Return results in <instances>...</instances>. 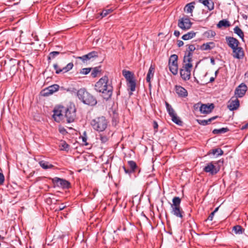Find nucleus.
Listing matches in <instances>:
<instances>
[{
  "mask_svg": "<svg viewBox=\"0 0 248 248\" xmlns=\"http://www.w3.org/2000/svg\"><path fill=\"white\" fill-rule=\"evenodd\" d=\"M224 153L223 151L221 148H216L210 150L208 154H212L216 156L222 155Z\"/></svg>",
  "mask_w": 248,
  "mask_h": 248,
  "instance_id": "28",
  "label": "nucleus"
},
{
  "mask_svg": "<svg viewBox=\"0 0 248 248\" xmlns=\"http://www.w3.org/2000/svg\"><path fill=\"white\" fill-rule=\"evenodd\" d=\"M196 3L195 1L191 2L188 4H187L184 8V10L187 13H190L191 16H192V12L193 10L195 8V5Z\"/></svg>",
  "mask_w": 248,
  "mask_h": 248,
  "instance_id": "24",
  "label": "nucleus"
},
{
  "mask_svg": "<svg viewBox=\"0 0 248 248\" xmlns=\"http://www.w3.org/2000/svg\"><path fill=\"white\" fill-rule=\"evenodd\" d=\"M230 26V23L229 21L226 19H223L219 21L217 24V27L221 28L222 27L227 28Z\"/></svg>",
  "mask_w": 248,
  "mask_h": 248,
  "instance_id": "32",
  "label": "nucleus"
},
{
  "mask_svg": "<svg viewBox=\"0 0 248 248\" xmlns=\"http://www.w3.org/2000/svg\"><path fill=\"white\" fill-rule=\"evenodd\" d=\"M172 203L171 204V207L180 206L181 199L179 197H174L172 199Z\"/></svg>",
  "mask_w": 248,
  "mask_h": 248,
  "instance_id": "33",
  "label": "nucleus"
},
{
  "mask_svg": "<svg viewBox=\"0 0 248 248\" xmlns=\"http://www.w3.org/2000/svg\"><path fill=\"white\" fill-rule=\"evenodd\" d=\"M208 36L214 37L216 35V32L212 30L208 31H207Z\"/></svg>",
  "mask_w": 248,
  "mask_h": 248,
  "instance_id": "48",
  "label": "nucleus"
},
{
  "mask_svg": "<svg viewBox=\"0 0 248 248\" xmlns=\"http://www.w3.org/2000/svg\"><path fill=\"white\" fill-rule=\"evenodd\" d=\"M215 47V43L213 42H210L203 44L200 47L202 50H210Z\"/></svg>",
  "mask_w": 248,
  "mask_h": 248,
  "instance_id": "23",
  "label": "nucleus"
},
{
  "mask_svg": "<svg viewBox=\"0 0 248 248\" xmlns=\"http://www.w3.org/2000/svg\"><path fill=\"white\" fill-rule=\"evenodd\" d=\"M74 64L73 62H69L66 65V66L63 67L62 68H60L57 63L54 64L53 65V67L55 70V73L57 74H59L61 72H63V73H66L71 70Z\"/></svg>",
  "mask_w": 248,
  "mask_h": 248,
  "instance_id": "14",
  "label": "nucleus"
},
{
  "mask_svg": "<svg viewBox=\"0 0 248 248\" xmlns=\"http://www.w3.org/2000/svg\"><path fill=\"white\" fill-rule=\"evenodd\" d=\"M92 69V68H82L80 71V73L83 75H87L89 74L91 70Z\"/></svg>",
  "mask_w": 248,
  "mask_h": 248,
  "instance_id": "43",
  "label": "nucleus"
},
{
  "mask_svg": "<svg viewBox=\"0 0 248 248\" xmlns=\"http://www.w3.org/2000/svg\"><path fill=\"white\" fill-rule=\"evenodd\" d=\"M122 73L123 75L126 79L127 86L131 92L129 94L131 95L132 94V92L135 91L136 86V80L134 78V74L129 71H126L125 70H124Z\"/></svg>",
  "mask_w": 248,
  "mask_h": 248,
  "instance_id": "6",
  "label": "nucleus"
},
{
  "mask_svg": "<svg viewBox=\"0 0 248 248\" xmlns=\"http://www.w3.org/2000/svg\"><path fill=\"white\" fill-rule=\"evenodd\" d=\"M217 73H218V70H217V71H216L215 72V74L216 77L217 76Z\"/></svg>",
  "mask_w": 248,
  "mask_h": 248,
  "instance_id": "60",
  "label": "nucleus"
},
{
  "mask_svg": "<svg viewBox=\"0 0 248 248\" xmlns=\"http://www.w3.org/2000/svg\"><path fill=\"white\" fill-rule=\"evenodd\" d=\"M38 163L39 165L45 170H47L48 169H52L54 167V166L47 161H46L44 160H39Z\"/></svg>",
  "mask_w": 248,
  "mask_h": 248,
  "instance_id": "26",
  "label": "nucleus"
},
{
  "mask_svg": "<svg viewBox=\"0 0 248 248\" xmlns=\"http://www.w3.org/2000/svg\"><path fill=\"white\" fill-rule=\"evenodd\" d=\"M247 87L244 83H241L235 90V94L237 97H242L246 93Z\"/></svg>",
  "mask_w": 248,
  "mask_h": 248,
  "instance_id": "15",
  "label": "nucleus"
},
{
  "mask_svg": "<svg viewBox=\"0 0 248 248\" xmlns=\"http://www.w3.org/2000/svg\"><path fill=\"white\" fill-rule=\"evenodd\" d=\"M98 57V53L96 51H93L82 56L78 57V59L82 60L83 62L85 61L91 60L92 58Z\"/></svg>",
  "mask_w": 248,
  "mask_h": 248,
  "instance_id": "18",
  "label": "nucleus"
},
{
  "mask_svg": "<svg viewBox=\"0 0 248 248\" xmlns=\"http://www.w3.org/2000/svg\"><path fill=\"white\" fill-rule=\"evenodd\" d=\"M112 11L113 10L111 8L104 9L100 13V15L102 17H104L108 16L109 14L112 13Z\"/></svg>",
  "mask_w": 248,
  "mask_h": 248,
  "instance_id": "41",
  "label": "nucleus"
},
{
  "mask_svg": "<svg viewBox=\"0 0 248 248\" xmlns=\"http://www.w3.org/2000/svg\"><path fill=\"white\" fill-rule=\"evenodd\" d=\"M239 100L236 98L234 100H231L229 101V104L228 105V108L231 110L233 111L237 109L239 107Z\"/></svg>",
  "mask_w": 248,
  "mask_h": 248,
  "instance_id": "22",
  "label": "nucleus"
},
{
  "mask_svg": "<svg viewBox=\"0 0 248 248\" xmlns=\"http://www.w3.org/2000/svg\"><path fill=\"white\" fill-rule=\"evenodd\" d=\"M65 207V206H63L62 205L61 206H60L59 207V211L62 210Z\"/></svg>",
  "mask_w": 248,
  "mask_h": 248,
  "instance_id": "56",
  "label": "nucleus"
},
{
  "mask_svg": "<svg viewBox=\"0 0 248 248\" xmlns=\"http://www.w3.org/2000/svg\"><path fill=\"white\" fill-rule=\"evenodd\" d=\"M4 176L2 173L0 172V185L3 184L4 181Z\"/></svg>",
  "mask_w": 248,
  "mask_h": 248,
  "instance_id": "47",
  "label": "nucleus"
},
{
  "mask_svg": "<svg viewBox=\"0 0 248 248\" xmlns=\"http://www.w3.org/2000/svg\"><path fill=\"white\" fill-rule=\"evenodd\" d=\"M214 80H215V78H214V77H211V78H210V82H213Z\"/></svg>",
  "mask_w": 248,
  "mask_h": 248,
  "instance_id": "58",
  "label": "nucleus"
},
{
  "mask_svg": "<svg viewBox=\"0 0 248 248\" xmlns=\"http://www.w3.org/2000/svg\"><path fill=\"white\" fill-rule=\"evenodd\" d=\"M217 117V116H215L208 119V120H197V122L199 124L206 125L209 124L212 121L215 120Z\"/></svg>",
  "mask_w": 248,
  "mask_h": 248,
  "instance_id": "27",
  "label": "nucleus"
},
{
  "mask_svg": "<svg viewBox=\"0 0 248 248\" xmlns=\"http://www.w3.org/2000/svg\"><path fill=\"white\" fill-rule=\"evenodd\" d=\"M248 128V123L245 124L244 125H243L242 127V129H245Z\"/></svg>",
  "mask_w": 248,
  "mask_h": 248,
  "instance_id": "55",
  "label": "nucleus"
},
{
  "mask_svg": "<svg viewBox=\"0 0 248 248\" xmlns=\"http://www.w3.org/2000/svg\"><path fill=\"white\" fill-rule=\"evenodd\" d=\"M109 122L105 116H101L95 117L90 122L91 125L95 130L99 133L104 132L107 129Z\"/></svg>",
  "mask_w": 248,
  "mask_h": 248,
  "instance_id": "3",
  "label": "nucleus"
},
{
  "mask_svg": "<svg viewBox=\"0 0 248 248\" xmlns=\"http://www.w3.org/2000/svg\"><path fill=\"white\" fill-rule=\"evenodd\" d=\"M77 95L79 100L84 104L93 106L97 104L95 97L88 93L85 89H80L77 92Z\"/></svg>",
  "mask_w": 248,
  "mask_h": 248,
  "instance_id": "4",
  "label": "nucleus"
},
{
  "mask_svg": "<svg viewBox=\"0 0 248 248\" xmlns=\"http://www.w3.org/2000/svg\"><path fill=\"white\" fill-rule=\"evenodd\" d=\"M56 48L57 49V51H60L61 54H64L66 53L65 51H63V48L62 46H56Z\"/></svg>",
  "mask_w": 248,
  "mask_h": 248,
  "instance_id": "46",
  "label": "nucleus"
},
{
  "mask_svg": "<svg viewBox=\"0 0 248 248\" xmlns=\"http://www.w3.org/2000/svg\"><path fill=\"white\" fill-rule=\"evenodd\" d=\"M153 127L155 129V131L156 132L157 131V128L158 127V125L156 121H154L153 122Z\"/></svg>",
  "mask_w": 248,
  "mask_h": 248,
  "instance_id": "49",
  "label": "nucleus"
},
{
  "mask_svg": "<svg viewBox=\"0 0 248 248\" xmlns=\"http://www.w3.org/2000/svg\"><path fill=\"white\" fill-rule=\"evenodd\" d=\"M197 2L202 3L210 11L214 9V2L212 0H197Z\"/></svg>",
  "mask_w": 248,
  "mask_h": 248,
  "instance_id": "21",
  "label": "nucleus"
},
{
  "mask_svg": "<svg viewBox=\"0 0 248 248\" xmlns=\"http://www.w3.org/2000/svg\"><path fill=\"white\" fill-rule=\"evenodd\" d=\"M225 40L228 46L234 51L236 50V47H237L240 44L239 41L233 37L226 36Z\"/></svg>",
  "mask_w": 248,
  "mask_h": 248,
  "instance_id": "13",
  "label": "nucleus"
},
{
  "mask_svg": "<svg viewBox=\"0 0 248 248\" xmlns=\"http://www.w3.org/2000/svg\"><path fill=\"white\" fill-rule=\"evenodd\" d=\"M175 91L179 97L185 98L188 95V93L186 90L181 86L175 85Z\"/></svg>",
  "mask_w": 248,
  "mask_h": 248,
  "instance_id": "16",
  "label": "nucleus"
},
{
  "mask_svg": "<svg viewBox=\"0 0 248 248\" xmlns=\"http://www.w3.org/2000/svg\"><path fill=\"white\" fill-rule=\"evenodd\" d=\"M61 146L62 150H66L69 149V145L65 141H62L61 143Z\"/></svg>",
  "mask_w": 248,
  "mask_h": 248,
  "instance_id": "44",
  "label": "nucleus"
},
{
  "mask_svg": "<svg viewBox=\"0 0 248 248\" xmlns=\"http://www.w3.org/2000/svg\"><path fill=\"white\" fill-rule=\"evenodd\" d=\"M218 208H219V207L216 208L214 210V211L212 212L214 213V214H215V213H216L218 211Z\"/></svg>",
  "mask_w": 248,
  "mask_h": 248,
  "instance_id": "59",
  "label": "nucleus"
},
{
  "mask_svg": "<svg viewBox=\"0 0 248 248\" xmlns=\"http://www.w3.org/2000/svg\"><path fill=\"white\" fill-rule=\"evenodd\" d=\"M127 164L130 168V170L132 173L135 172L136 170L138 168V166L136 162L133 160H130L127 162Z\"/></svg>",
  "mask_w": 248,
  "mask_h": 248,
  "instance_id": "35",
  "label": "nucleus"
},
{
  "mask_svg": "<svg viewBox=\"0 0 248 248\" xmlns=\"http://www.w3.org/2000/svg\"><path fill=\"white\" fill-rule=\"evenodd\" d=\"M214 215H215V214L214 213L212 212L208 216V217L207 218V220L212 221L213 220Z\"/></svg>",
  "mask_w": 248,
  "mask_h": 248,
  "instance_id": "51",
  "label": "nucleus"
},
{
  "mask_svg": "<svg viewBox=\"0 0 248 248\" xmlns=\"http://www.w3.org/2000/svg\"><path fill=\"white\" fill-rule=\"evenodd\" d=\"M52 182L58 187H61L64 189H67L70 187V183L62 178L55 177L52 179Z\"/></svg>",
  "mask_w": 248,
  "mask_h": 248,
  "instance_id": "11",
  "label": "nucleus"
},
{
  "mask_svg": "<svg viewBox=\"0 0 248 248\" xmlns=\"http://www.w3.org/2000/svg\"><path fill=\"white\" fill-rule=\"evenodd\" d=\"M180 32L179 31H174V35L176 36V37H179V35H180Z\"/></svg>",
  "mask_w": 248,
  "mask_h": 248,
  "instance_id": "54",
  "label": "nucleus"
},
{
  "mask_svg": "<svg viewBox=\"0 0 248 248\" xmlns=\"http://www.w3.org/2000/svg\"><path fill=\"white\" fill-rule=\"evenodd\" d=\"M234 32L244 42V34L242 30L238 27L236 26L233 29Z\"/></svg>",
  "mask_w": 248,
  "mask_h": 248,
  "instance_id": "30",
  "label": "nucleus"
},
{
  "mask_svg": "<svg viewBox=\"0 0 248 248\" xmlns=\"http://www.w3.org/2000/svg\"><path fill=\"white\" fill-rule=\"evenodd\" d=\"M232 231L236 234H242L245 232V229L240 225H235L232 228Z\"/></svg>",
  "mask_w": 248,
  "mask_h": 248,
  "instance_id": "31",
  "label": "nucleus"
},
{
  "mask_svg": "<svg viewBox=\"0 0 248 248\" xmlns=\"http://www.w3.org/2000/svg\"><path fill=\"white\" fill-rule=\"evenodd\" d=\"M202 105V103L201 102H199L194 104L193 106V109L195 111H200V106Z\"/></svg>",
  "mask_w": 248,
  "mask_h": 248,
  "instance_id": "45",
  "label": "nucleus"
},
{
  "mask_svg": "<svg viewBox=\"0 0 248 248\" xmlns=\"http://www.w3.org/2000/svg\"><path fill=\"white\" fill-rule=\"evenodd\" d=\"M188 48L186 49L185 54L184 57V63L189 62L191 63L192 61L193 52L196 49L194 45H189Z\"/></svg>",
  "mask_w": 248,
  "mask_h": 248,
  "instance_id": "10",
  "label": "nucleus"
},
{
  "mask_svg": "<svg viewBox=\"0 0 248 248\" xmlns=\"http://www.w3.org/2000/svg\"><path fill=\"white\" fill-rule=\"evenodd\" d=\"M229 131V129L228 127H222L220 129H215L213 130L212 133L214 134H220L225 133Z\"/></svg>",
  "mask_w": 248,
  "mask_h": 248,
  "instance_id": "34",
  "label": "nucleus"
},
{
  "mask_svg": "<svg viewBox=\"0 0 248 248\" xmlns=\"http://www.w3.org/2000/svg\"><path fill=\"white\" fill-rule=\"evenodd\" d=\"M166 109L170 116L175 114L174 110L173 109L172 107L167 102H165Z\"/></svg>",
  "mask_w": 248,
  "mask_h": 248,
  "instance_id": "39",
  "label": "nucleus"
},
{
  "mask_svg": "<svg viewBox=\"0 0 248 248\" xmlns=\"http://www.w3.org/2000/svg\"><path fill=\"white\" fill-rule=\"evenodd\" d=\"M233 57L237 59H242L244 56V52L242 47L239 46L236 47L235 51L232 50Z\"/></svg>",
  "mask_w": 248,
  "mask_h": 248,
  "instance_id": "20",
  "label": "nucleus"
},
{
  "mask_svg": "<svg viewBox=\"0 0 248 248\" xmlns=\"http://www.w3.org/2000/svg\"><path fill=\"white\" fill-rule=\"evenodd\" d=\"M224 163L223 159H220L217 161H212L206 164L203 168V171L208 172L213 175L216 174L220 170L219 166Z\"/></svg>",
  "mask_w": 248,
  "mask_h": 248,
  "instance_id": "5",
  "label": "nucleus"
},
{
  "mask_svg": "<svg viewBox=\"0 0 248 248\" xmlns=\"http://www.w3.org/2000/svg\"><path fill=\"white\" fill-rule=\"evenodd\" d=\"M196 34V32L194 31H190L186 34L183 35L182 39L184 40H188L194 38Z\"/></svg>",
  "mask_w": 248,
  "mask_h": 248,
  "instance_id": "29",
  "label": "nucleus"
},
{
  "mask_svg": "<svg viewBox=\"0 0 248 248\" xmlns=\"http://www.w3.org/2000/svg\"><path fill=\"white\" fill-rule=\"evenodd\" d=\"M170 117L173 123L179 125H181L182 124L183 122L180 120L179 117L177 116L176 113L171 116Z\"/></svg>",
  "mask_w": 248,
  "mask_h": 248,
  "instance_id": "38",
  "label": "nucleus"
},
{
  "mask_svg": "<svg viewBox=\"0 0 248 248\" xmlns=\"http://www.w3.org/2000/svg\"><path fill=\"white\" fill-rule=\"evenodd\" d=\"M97 136V139L100 140L102 143H105L108 140V136L104 133H99Z\"/></svg>",
  "mask_w": 248,
  "mask_h": 248,
  "instance_id": "36",
  "label": "nucleus"
},
{
  "mask_svg": "<svg viewBox=\"0 0 248 248\" xmlns=\"http://www.w3.org/2000/svg\"><path fill=\"white\" fill-rule=\"evenodd\" d=\"M60 54V51H54L50 52L47 56L48 61L49 62L50 60L54 59Z\"/></svg>",
  "mask_w": 248,
  "mask_h": 248,
  "instance_id": "37",
  "label": "nucleus"
},
{
  "mask_svg": "<svg viewBox=\"0 0 248 248\" xmlns=\"http://www.w3.org/2000/svg\"><path fill=\"white\" fill-rule=\"evenodd\" d=\"M193 65L192 63H184L182 68L180 69V73L182 78L184 80H188L190 78L191 69Z\"/></svg>",
  "mask_w": 248,
  "mask_h": 248,
  "instance_id": "7",
  "label": "nucleus"
},
{
  "mask_svg": "<svg viewBox=\"0 0 248 248\" xmlns=\"http://www.w3.org/2000/svg\"><path fill=\"white\" fill-rule=\"evenodd\" d=\"M76 109L74 106H70L67 108L60 107L53 110V117L56 121L59 122L64 116L67 122L70 123L73 122L76 118Z\"/></svg>",
  "mask_w": 248,
  "mask_h": 248,
  "instance_id": "2",
  "label": "nucleus"
},
{
  "mask_svg": "<svg viewBox=\"0 0 248 248\" xmlns=\"http://www.w3.org/2000/svg\"><path fill=\"white\" fill-rule=\"evenodd\" d=\"M200 112L202 114H209L212 112L214 108V105L212 103L204 104L200 106Z\"/></svg>",
  "mask_w": 248,
  "mask_h": 248,
  "instance_id": "17",
  "label": "nucleus"
},
{
  "mask_svg": "<svg viewBox=\"0 0 248 248\" xmlns=\"http://www.w3.org/2000/svg\"><path fill=\"white\" fill-rule=\"evenodd\" d=\"M59 131L62 134H64L65 133H67L66 130L64 128L60 129Z\"/></svg>",
  "mask_w": 248,
  "mask_h": 248,
  "instance_id": "53",
  "label": "nucleus"
},
{
  "mask_svg": "<svg viewBox=\"0 0 248 248\" xmlns=\"http://www.w3.org/2000/svg\"><path fill=\"white\" fill-rule=\"evenodd\" d=\"M59 86L57 84H53L46 88L41 92V94L43 96H48L58 91Z\"/></svg>",
  "mask_w": 248,
  "mask_h": 248,
  "instance_id": "12",
  "label": "nucleus"
},
{
  "mask_svg": "<svg viewBox=\"0 0 248 248\" xmlns=\"http://www.w3.org/2000/svg\"><path fill=\"white\" fill-rule=\"evenodd\" d=\"M192 23L190 21L189 18L186 16L180 18L178 20V26L179 28L184 31H186L190 29L191 27Z\"/></svg>",
  "mask_w": 248,
  "mask_h": 248,
  "instance_id": "9",
  "label": "nucleus"
},
{
  "mask_svg": "<svg viewBox=\"0 0 248 248\" xmlns=\"http://www.w3.org/2000/svg\"><path fill=\"white\" fill-rule=\"evenodd\" d=\"M82 142L84 143L85 145H88V143L87 142V136L86 131H84L83 135L81 136Z\"/></svg>",
  "mask_w": 248,
  "mask_h": 248,
  "instance_id": "42",
  "label": "nucleus"
},
{
  "mask_svg": "<svg viewBox=\"0 0 248 248\" xmlns=\"http://www.w3.org/2000/svg\"><path fill=\"white\" fill-rule=\"evenodd\" d=\"M155 72V68L153 65H151L146 77V81L149 83V86H151V79L154 76Z\"/></svg>",
  "mask_w": 248,
  "mask_h": 248,
  "instance_id": "25",
  "label": "nucleus"
},
{
  "mask_svg": "<svg viewBox=\"0 0 248 248\" xmlns=\"http://www.w3.org/2000/svg\"><path fill=\"white\" fill-rule=\"evenodd\" d=\"M184 42L181 40H178L177 41V46L178 47H181L184 45Z\"/></svg>",
  "mask_w": 248,
  "mask_h": 248,
  "instance_id": "52",
  "label": "nucleus"
},
{
  "mask_svg": "<svg viewBox=\"0 0 248 248\" xmlns=\"http://www.w3.org/2000/svg\"><path fill=\"white\" fill-rule=\"evenodd\" d=\"M0 239H3V237L2 236H1V235H0Z\"/></svg>",
  "mask_w": 248,
  "mask_h": 248,
  "instance_id": "61",
  "label": "nucleus"
},
{
  "mask_svg": "<svg viewBox=\"0 0 248 248\" xmlns=\"http://www.w3.org/2000/svg\"><path fill=\"white\" fill-rule=\"evenodd\" d=\"M95 90L101 93V96L106 100H108L111 97L113 88L111 82L109 81L107 76L101 78L94 85Z\"/></svg>",
  "mask_w": 248,
  "mask_h": 248,
  "instance_id": "1",
  "label": "nucleus"
},
{
  "mask_svg": "<svg viewBox=\"0 0 248 248\" xmlns=\"http://www.w3.org/2000/svg\"><path fill=\"white\" fill-rule=\"evenodd\" d=\"M210 61H211V63L213 65H215V60L214 59V58H212L210 59Z\"/></svg>",
  "mask_w": 248,
  "mask_h": 248,
  "instance_id": "57",
  "label": "nucleus"
},
{
  "mask_svg": "<svg viewBox=\"0 0 248 248\" xmlns=\"http://www.w3.org/2000/svg\"><path fill=\"white\" fill-rule=\"evenodd\" d=\"M170 71L173 75H176L178 71V56L176 54L171 55L169 60L168 63Z\"/></svg>",
  "mask_w": 248,
  "mask_h": 248,
  "instance_id": "8",
  "label": "nucleus"
},
{
  "mask_svg": "<svg viewBox=\"0 0 248 248\" xmlns=\"http://www.w3.org/2000/svg\"><path fill=\"white\" fill-rule=\"evenodd\" d=\"M171 213L177 217L183 219L184 215V212L183 211L181 206L171 208Z\"/></svg>",
  "mask_w": 248,
  "mask_h": 248,
  "instance_id": "19",
  "label": "nucleus"
},
{
  "mask_svg": "<svg viewBox=\"0 0 248 248\" xmlns=\"http://www.w3.org/2000/svg\"><path fill=\"white\" fill-rule=\"evenodd\" d=\"M123 168L125 173L130 174L132 173L130 170L126 169L124 166L123 167Z\"/></svg>",
  "mask_w": 248,
  "mask_h": 248,
  "instance_id": "50",
  "label": "nucleus"
},
{
  "mask_svg": "<svg viewBox=\"0 0 248 248\" xmlns=\"http://www.w3.org/2000/svg\"><path fill=\"white\" fill-rule=\"evenodd\" d=\"M100 68V66L95 67L93 68V71L91 73L92 77L95 78L97 76L98 74L101 72Z\"/></svg>",
  "mask_w": 248,
  "mask_h": 248,
  "instance_id": "40",
  "label": "nucleus"
}]
</instances>
